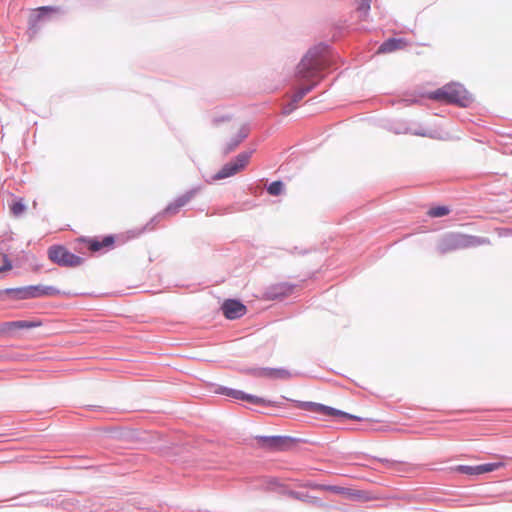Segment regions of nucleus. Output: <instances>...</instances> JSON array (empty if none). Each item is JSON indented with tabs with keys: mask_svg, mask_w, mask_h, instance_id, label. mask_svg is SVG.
Instances as JSON below:
<instances>
[{
	"mask_svg": "<svg viewBox=\"0 0 512 512\" xmlns=\"http://www.w3.org/2000/svg\"><path fill=\"white\" fill-rule=\"evenodd\" d=\"M198 193V189H191L184 194L178 196L174 201L169 203L165 209L158 213L159 219H167L179 213L182 207L187 205Z\"/></svg>",
	"mask_w": 512,
	"mask_h": 512,
	"instance_id": "8",
	"label": "nucleus"
},
{
	"mask_svg": "<svg viewBox=\"0 0 512 512\" xmlns=\"http://www.w3.org/2000/svg\"><path fill=\"white\" fill-rule=\"evenodd\" d=\"M316 82H313L311 85L303 86L298 88L295 93L292 95L291 99L293 103H298L302 98L309 93L312 88L315 86Z\"/></svg>",
	"mask_w": 512,
	"mask_h": 512,
	"instance_id": "18",
	"label": "nucleus"
},
{
	"mask_svg": "<svg viewBox=\"0 0 512 512\" xmlns=\"http://www.w3.org/2000/svg\"><path fill=\"white\" fill-rule=\"evenodd\" d=\"M28 296L29 298H37L42 296H54L58 295L60 292L53 286H42V285H34L28 286Z\"/></svg>",
	"mask_w": 512,
	"mask_h": 512,
	"instance_id": "16",
	"label": "nucleus"
},
{
	"mask_svg": "<svg viewBox=\"0 0 512 512\" xmlns=\"http://www.w3.org/2000/svg\"><path fill=\"white\" fill-rule=\"evenodd\" d=\"M222 311L226 318L233 320L242 317L246 313V307L237 300L229 299L223 303Z\"/></svg>",
	"mask_w": 512,
	"mask_h": 512,
	"instance_id": "14",
	"label": "nucleus"
},
{
	"mask_svg": "<svg viewBox=\"0 0 512 512\" xmlns=\"http://www.w3.org/2000/svg\"><path fill=\"white\" fill-rule=\"evenodd\" d=\"M251 158V152H242L236 156L235 159L225 164L217 174L214 175V180H221L236 175L245 169Z\"/></svg>",
	"mask_w": 512,
	"mask_h": 512,
	"instance_id": "6",
	"label": "nucleus"
},
{
	"mask_svg": "<svg viewBox=\"0 0 512 512\" xmlns=\"http://www.w3.org/2000/svg\"><path fill=\"white\" fill-rule=\"evenodd\" d=\"M223 122H228L229 129L233 132L231 141L228 144L226 153L234 150L248 135V129L240 125L238 122L232 120L228 116L217 117L214 119L216 125H220Z\"/></svg>",
	"mask_w": 512,
	"mask_h": 512,
	"instance_id": "7",
	"label": "nucleus"
},
{
	"mask_svg": "<svg viewBox=\"0 0 512 512\" xmlns=\"http://www.w3.org/2000/svg\"><path fill=\"white\" fill-rule=\"evenodd\" d=\"M371 6V0H358V11L363 12L364 15L368 13Z\"/></svg>",
	"mask_w": 512,
	"mask_h": 512,
	"instance_id": "23",
	"label": "nucleus"
},
{
	"mask_svg": "<svg viewBox=\"0 0 512 512\" xmlns=\"http://www.w3.org/2000/svg\"><path fill=\"white\" fill-rule=\"evenodd\" d=\"M438 243L439 251L441 253H448L453 250L488 243V240L476 236L451 232L442 236Z\"/></svg>",
	"mask_w": 512,
	"mask_h": 512,
	"instance_id": "2",
	"label": "nucleus"
},
{
	"mask_svg": "<svg viewBox=\"0 0 512 512\" xmlns=\"http://www.w3.org/2000/svg\"><path fill=\"white\" fill-rule=\"evenodd\" d=\"M219 393L221 394H224L228 397H231V398H234V399H237V400H243V401H247L249 403H252V404H255V405H270V401L262 398V397H258V396H255V395H251V394H247V393H244L240 390H235V389H230V388H220L218 390Z\"/></svg>",
	"mask_w": 512,
	"mask_h": 512,
	"instance_id": "12",
	"label": "nucleus"
},
{
	"mask_svg": "<svg viewBox=\"0 0 512 512\" xmlns=\"http://www.w3.org/2000/svg\"><path fill=\"white\" fill-rule=\"evenodd\" d=\"M6 294H13L17 299H29L28 293V286L22 287V288H10L6 289L4 291Z\"/></svg>",
	"mask_w": 512,
	"mask_h": 512,
	"instance_id": "19",
	"label": "nucleus"
},
{
	"mask_svg": "<svg viewBox=\"0 0 512 512\" xmlns=\"http://www.w3.org/2000/svg\"><path fill=\"white\" fill-rule=\"evenodd\" d=\"M449 212H450V210H449L448 207H446V206H437V207L431 208L428 211V215L430 217L437 218V217L446 216L447 214H449Z\"/></svg>",
	"mask_w": 512,
	"mask_h": 512,
	"instance_id": "21",
	"label": "nucleus"
},
{
	"mask_svg": "<svg viewBox=\"0 0 512 512\" xmlns=\"http://www.w3.org/2000/svg\"><path fill=\"white\" fill-rule=\"evenodd\" d=\"M315 489H321L325 491H329L335 494L343 495L345 497H359L360 494L358 491L353 490L347 487H341L336 485H314L312 486Z\"/></svg>",
	"mask_w": 512,
	"mask_h": 512,
	"instance_id": "17",
	"label": "nucleus"
},
{
	"mask_svg": "<svg viewBox=\"0 0 512 512\" xmlns=\"http://www.w3.org/2000/svg\"><path fill=\"white\" fill-rule=\"evenodd\" d=\"M26 210L22 199L15 200L10 205V211L14 216H20Z\"/></svg>",
	"mask_w": 512,
	"mask_h": 512,
	"instance_id": "20",
	"label": "nucleus"
},
{
	"mask_svg": "<svg viewBox=\"0 0 512 512\" xmlns=\"http://www.w3.org/2000/svg\"><path fill=\"white\" fill-rule=\"evenodd\" d=\"M115 241H116V238L114 235H107V236H104L102 239H99L97 237H93V238L81 237V238L77 239L78 243L86 244L88 250L92 253H96L99 251L111 250L114 247Z\"/></svg>",
	"mask_w": 512,
	"mask_h": 512,
	"instance_id": "9",
	"label": "nucleus"
},
{
	"mask_svg": "<svg viewBox=\"0 0 512 512\" xmlns=\"http://www.w3.org/2000/svg\"><path fill=\"white\" fill-rule=\"evenodd\" d=\"M297 107L296 103L292 102V99L290 102H288L286 105L282 107V114L283 115H289L291 112H293Z\"/></svg>",
	"mask_w": 512,
	"mask_h": 512,
	"instance_id": "24",
	"label": "nucleus"
},
{
	"mask_svg": "<svg viewBox=\"0 0 512 512\" xmlns=\"http://www.w3.org/2000/svg\"><path fill=\"white\" fill-rule=\"evenodd\" d=\"M504 467L503 462L486 463L476 466L459 465L455 468V471L465 475H481L489 473Z\"/></svg>",
	"mask_w": 512,
	"mask_h": 512,
	"instance_id": "10",
	"label": "nucleus"
},
{
	"mask_svg": "<svg viewBox=\"0 0 512 512\" xmlns=\"http://www.w3.org/2000/svg\"><path fill=\"white\" fill-rule=\"evenodd\" d=\"M288 496L292 497L294 499L303 500V497L300 495V493L295 492V491H289Z\"/></svg>",
	"mask_w": 512,
	"mask_h": 512,
	"instance_id": "26",
	"label": "nucleus"
},
{
	"mask_svg": "<svg viewBox=\"0 0 512 512\" xmlns=\"http://www.w3.org/2000/svg\"><path fill=\"white\" fill-rule=\"evenodd\" d=\"M269 485L272 487L277 486V481L275 479L269 481Z\"/></svg>",
	"mask_w": 512,
	"mask_h": 512,
	"instance_id": "28",
	"label": "nucleus"
},
{
	"mask_svg": "<svg viewBox=\"0 0 512 512\" xmlns=\"http://www.w3.org/2000/svg\"><path fill=\"white\" fill-rule=\"evenodd\" d=\"M428 98L448 104H456L466 107L471 102V97L466 89L456 83L446 84L443 87L428 94Z\"/></svg>",
	"mask_w": 512,
	"mask_h": 512,
	"instance_id": "1",
	"label": "nucleus"
},
{
	"mask_svg": "<svg viewBox=\"0 0 512 512\" xmlns=\"http://www.w3.org/2000/svg\"><path fill=\"white\" fill-rule=\"evenodd\" d=\"M324 60L312 53H308L297 67V75L301 79H313L317 73L324 69Z\"/></svg>",
	"mask_w": 512,
	"mask_h": 512,
	"instance_id": "5",
	"label": "nucleus"
},
{
	"mask_svg": "<svg viewBox=\"0 0 512 512\" xmlns=\"http://www.w3.org/2000/svg\"><path fill=\"white\" fill-rule=\"evenodd\" d=\"M295 406L301 410H305L311 413H314L316 415H319L321 417H329V418H338V417H345L350 419H356V417L349 415L345 412H342L340 410H337L335 408L315 403V402H308V401H295Z\"/></svg>",
	"mask_w": 512,
	"mask_h": 512,
	"instance_id": "4",
	"label": "nucleus"
},
{
	"mask_svg": "<svg viewBox=\"0 0 512 512\" xmlns=\"http://www.w3.org/2000/svg\"><path fill=\"white\" fill-rule=\"evenodd\" d=\"M40 11H42V12H44V11L45 12L46 11H56V9L53 8V7H42V8H40Z\"/></svg>",
	"mask_w": 512,
	"mask_h": 512,
	"instance_id": "27",
	"label": "nucleus"
},
{
	"mask_svg": "<svg viewBox=\"0 0 512 512\" xmlns=\"http://www.w3.org/2000/svg\"><path fill=\"white\" fill-rule=\"evenodd\" d=\"M40 321H28V320H19V321H10L4 322L0 324V335L2 336H12L17 330L20 329H32L36 327H40Z\"/></svg>",
	"mask_w": 512,
	"mask_h": 512,
	"instance_id": "11",
	"label": "nucleus"
},
{
	"mask_svg": "<svg viewBox=\"0 0 512 512\" xmlns=\"http://www.w3.org/2000/svg\"><path fill=\"white\" fill-rule=\"evenodd\" d=\"M283 186L281 181H274L268 186L267 191L270 195L277 196L282 193Z\"/></svg>",
	"mask_w": 512,
	"mask_h": 512,
	"instance_id": "22",
	"label": "nucleus"
},
{
	"mask_svg": "<svg viewBox=\"0 0 512 512\" xmlns=\"http://www.w3.org/2000/svg\"><path fill=\"white\" fill-rule=\"evenodd\" d=\"M48 259L62 267H78L83 264L84 259L70 252L63 245H52L47 250Z\"/></svg>",
	"mask_w": 512,
	"mask_h": 512,
	"instance_id": "3",
	"label": "nucleus"
},
{
	"mask_svg": "<svg viewBox=\"0 0 512 512\" xmlns=\"http://www.w3.org/2000/svg\"><path fill=\"white\" fill-rule=\"evenodd\" d=\"M408 42L402 38H390L383 42L378 49V53H390L396 50L404 49Z\"/></svg>",
	"mask_w": 512,
	"mask_h": 512,
	"instance_id": "15",
	"label": "nucleus"
},
{
	"mask_svg": "<svg viewBox=\"0 0 512 512\" xmlns=\"http://www.w3.org/2000/svg\"><path fill=\"white\" fill-rule=\"evenodd\" d=\"M12 269V264L11 262L8 260L7 257H5L4 259V265L2 267H0V273L4 272V271H8V270H11Z\"/></svg>",
	"mask_w": 512,
	"mask_h": 512,
	"instance_id": "25",
	"label": "nucleus"
},
{
	"mask_svg": "<svg viewBox=\"0 0 512 512\" xmlns=\"http://www.w3.org/2000/svg\"><path fill=\"white\" fill-rule=\"evenodd\" d=\"M249 373L256 377H264L270 379H289L291 373L283 368H257L249 370Z\"/></svg>",
	"mask_w": 512,
	"mask_h": 512,
	"instance_id": "13",
	"label": "nucleus"
}]
</instances>
